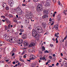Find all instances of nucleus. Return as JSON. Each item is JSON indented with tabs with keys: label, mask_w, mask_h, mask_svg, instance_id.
Returning <instances> with one entry per match:
<instances>
[{
	"label": "nucleus",
	"mask_w": 67,
	"mask_h": 67,
	"mask_svg": "<svg viewBox=\"0 0 67 67\" xmlns=\"http://www.w3.org/2000/svg\"><path fill=\"white\" fill-rule=\"evenodd\" d=\"M4 39H5L7 41L10 42L11 43H13V37H12L10 38L9 36H7L6 35H5L4 36Z\"/></svg>",
	"instance_id": "f257e3e1"
},
{
	"label": "nucleus",
	"mask_w": 67,
	"mask_h": 67,
	"mask_svg": "<svg viewBox=\"0 0 67 67\" xmlns=\"http://www.w3.org/2000/svg\"><path fill=\"white\" fill-rule=\"evenodd\" d=\"M42 9L43 5L41 4H39L37 6V11L38 12H40L41 11H42Z\"/></svg>",
	"instance_id": "f03ea898"
},
{
	"label": "nucleus",
	"mask_w": 67,
	"mask_h": 67,
	"mask_svg": "<svg viewBox=\"0 0 67 67\" xmlns=\"http://www.w3.org/2000/svg\"><path fill=\"white\" fill-rule=\"evenodd\" d=\"M32 36L34 38L37 37V32H36L35 30H32Z\"/></svg>",
	"instance_id": "7ed1b4c3"
},
{
	"label": "nucleus",
	"mask_w": 67,
	"mask_h": 67,
	"mask_svg": "<svg viewBox=\"0 0 67 67\" xmlns=\"http://www.w3.org/2000/svg\"><path fill=\"white\" fill-rule=\"evenodd\" d=\"M27 18L28 19H32L34 17V16L33 15V14L31 12H29L27 13Z\"/></svg>",
	"instance_id": "20e7f679"
},
{
	"label": "nucleus",
	"mask_w": 67,
	"mask_h": 67,
	"mask_svg": "<svg viewBox=\"0 0 67 67\" xmlns=\"http://www.w3.org/2000/svg\"><path fill=\"white\" fill-rule=\"evenodd\" d=\"M36 31H40V33H43L44 30H43V29L42 28V27L40 26L38 27H37V30L36 29Z\"/></svg>",
	"instance_id": "39448f33"
},
{
	"label": "nucleus",
	"mask_w": 67,
	"mask_h": 67,
	"mask_svg": "<svg viewBox=\"0 0 67 67\" xmlns=\"http://www.w3.org/2000/svg\"><path fill=\"white\" fill-rule=\"evenodd\" d=\"M8 3L10 4V7H12L13 5V3L12 0H9L8 1Z\"/></svg>",
	"instance_id": "423d86ee"
},
{
	"label": "nucleus",
	"mask_w": 67,
	"mask_h": 67,
	"mask_svg": "<svg viewBox=\"0 0 67 67\" xmlns=\"http://www.w3.org/2000/svg\"><path fill=\"white\" fill-rule=\"evenodd\" d=\"M13 11L14 12H16V13H19L22 10H21V9L20 8H19L17 9V10L15 9H13Z\"/></svg>",
	"instance_id": "0eeeda50"
},
{
	"label": "nucleus",
	"mask_w": 67,
	"mask_h": 67,
	"mask_svg": "<svg viewBox=\"0 0 67 67\" xmlns=\"http://www.w3.org/2000/svg\"><path fill=\"white\" fill-rule=\"evenodd\" d=\"M24 21V23H25L26 24H28L30 22L29 20L27 19H25Z\"/></svg>",
	"instance_id": "6e6552de"
},
{
	"label": "nucleus",
	"mask_w": 67,
	"mask_h": 67,
	"mask_svg": "<svg viewBox=\"0 0 67 67\" xmlns=\"http://www.w3.org/2000/svg\"><path fill=\"white\" fill-rule=\"evenodd\" d=\"M35 44L34 43H31L30 44L29 46V47H33V46H35Z\"/></svg>",
	"instance_id": "1a4fd4ad"
},
{
	"label": "nucleus",
	"mask_w": 67,
	"mask_h": 67,
	"mask_svg": "<svg viewBox=\"0 0 67 67\" xmlns=\"http://www.w3.org/2000/svg\"><path fill=\"white\" fill-rule=\"evenodd\" d=\"M22 38L23 39H26L27 38V36L25 34L23 35L22 36Z\"/></svg>",
	"instance_id": "9d476101"
},
{
	"label": "nucleus",
	"mask_w": 67,
	"mask_h": 67,
	"mask_svg": "<svg viewBox=\"0 0 67 67\" xmlns=\"http://www.w3.org/2000/svg\"><path fill=\"white\" fill-rule=\"evenodd\" d=\"M18 41V44H22V42H23V40H22V39H19V40Z\"/></svg>",
	"instance_id": "9b49d317"
},
{
	"label": "nucleus",
	"mask_w": 67,
	"mask_h": 67,
	"mask_svg": "<svg viewBox=\"0 0 67 67\" xmlns=\"http://www.w3.org/2000/svg\"><path fill=\"white\" fill-rule=\"evenodd\" d=\"M43 13L44 15H47L48 13V12L47 10H46L43 11Z\"/></svg>",
	"instance_id": "f8f14e48"
},
{
	"label": "nucleus",
	"mask_w": 67,
	"mask_h": 67,
	"mask_svg": "<svg viewBox=\"0 0 67 67\" xmlns=\"http://www.w3.org/2000/svg\"><path fill=\"white\" fill-rule=\"evenodd\" d=\"M5 21L7 23H11V21H9V20L8 18H6L5 19Z\"/></svg>",
	"instance_id": "ddd939ff"
},
{
	"label": "nucleus",
	"mask_w": 67,
	"mask_h": 67,
	"mask_svg": "<svg viewBox=\"0 0 67 67\" xmlns=\"http://www.w3.org/2000/svg\"><path fill=\"white\" fill-rule=\"evenodd\" d=\"M54 29H55L56 30H57L58 28V25H56L54 26Z\"/></svg>",
	"instance_id": "4468645a"
},
{
	"label": "nucleus",
	"mask_w": 67,
	"mask_h": 67,
	"mask_svg": "<svg viewBox=\"0 0 67 67\" xmlns=\"http://www.w3.org/2000/svg\"><path fill=\"white\" fill-rule=\"evenodd\" d=\"M46 22H43L42 23V26H44V27H45V26H46Z\"/></svg>",
	"instance_id": "2eb2a0df"
},
{
	"label": "nucleus",
	"mask_w": 67,
	"mask_h": 67,
	"mask_svg": "<svg viewBox=\"0 0 67 67\" xmlns=\"http://www.w3.org/2000/svg\"><path fill=\"white\" fill-rule=\"evenodd\" d=\"M57 19L58 21L60 20V14H58L57 16Z\"/></svg>",
	"instance_id": "dca6fc26"
},
{
	"label": "nucleus",
	"mask_w": 67,
	"mask_h": 67,
	"mask_svg": "<svg viewBox=\"0 0 67 67\" xmlns=\"http://www.w3.org/2000/svg\"><path fill=\"white\" fill-rule=\"evenodd\" d=\"M59 34V33L58 32L57 34L55 33L54 35V36L55 37H57V38H58L59 37V36L57 35Z\"/></svg>",
	"instance_id": "f3484780"
},
{
	"label": "nucleus",
	"mask_w": 67,
	"mask_h": 67,
	"mask_svg": "<svg viewBox=\"0 0 67 67\" xmlns=\"http://www.w3.org/2000/svg\"><path fill=\"white\" fill-rule=\"evenodd\" d=\"M29 52H34V49H29L28 50Z\"/></svg>",
	"instance_id": "a211bd4d"
},
{
	"label": "nucleus",
	"mask_w": 67,
	"mask_h": 67,
	"mask_svg": "<svg viewBox=\"0 0 67 67\" xmlns=\"http://www.w3.org/2000/svg\"><path fill=\"white\" fill-rule=\"evenodd\" d=\"M47 17H48L47 15H45L43 16L42 18L43 19H45V18H47Z\"/></svg>",
	"instance_id": "6ab92c4d"
},
{
	"label": "nucleus",
	"mask_w": 67,
	"mask_h": 67,
	"mask_svg": "<svg viewBox=\"0 0 67 67\" xmlns=\"http://www.w3.org/2000/svg\"><path fill=\"white\" fill-rule=\"evenodd\" d=\"M16 51V49H15V48H13V50H12V52H11V53H14V52H15Z\"/></svg>",
	"instance_id": "aec40b11"
},
{
	"label": "nucleus",
	"mask_w": 67,
	"mask_h": 67,
	"mask_svg": "<svg viewBox=\"0 0 67 67\" xmlns=\"http://www.w3.org/2000/svg\"><path fill=\"white\" fill-rule=\"evenodd\" d=\"M35 56L34 55H33L32 57V58L31 59H30L31 60H34V59H35Z\"/></svg>",
	"instance_id": "412c9836"
},
{
	"label": "nucleus",
	"mask_w": 67,
	"mask_h": 67,
	"mask_svg": "<svg viewBox=\"0 0 67 67\" xmlns=\"http://www.w3.org/2000/svg\"><path fill=\"white\" fill-rule=\"evenodd\" d=\"M19 31L20 32H24V30L23 29H21L19 30Z\"/></svg>",
	"instance_id": "4be33fe9"
},
{
	"label": "nucleus",
	"mask_w": 67,
	"mask_h": 67,
	"mask_svg": "<svg viewBox=\"0 0 67 67\" xmlns=\"http://www.w3.org/2000/svg\"><path fill=\"white\" fill-rule=\"evenodd\" d=\"M23 12L22 11H21L19 13H17V14H19V15H21V14H22V12Z\"/></svg>",
	"instance_id": "5701e85b"
},
{
	"label": "nucleus",
	"mask_w": 67,
	"mask_h": 67,
	"mask_svg": "<svg viewBox=\"0 0 67 67\" xmlns=\"http://www.w3.org/2000/svg\"><path fill=\"white\" fill-rule=\"evenodd\" d=\"M46 6H49L50 5V4H49V3L48 2H47L46 3Z\"/></svg>",
	"instance_id": "b1692460"
},
{
	"label": "nucleus",
	"mask_w": 67,
	"mask_h": 67,
	"mask_svg": "<svg viewBox=\"0 0 67 67\" xmlns=\"http://www.w3.org/2000/svg\"><path fill=\"white\" fill-rule=\"evenodd\" d=\"M6 6H7V4L6 3H4L3 4V7H5Z\"/></svg>",
	"instance_id": "393cba45"
},
{
	"label": "nucleus",
	"mask_w": 67,
	"mask_h": 67,
	"mask_svg": "<svg viewBox=\"0 0 67 67\" xmlns=\"http://www.w3.org/2000/svg\"><path fill=\"white\" fill-rule=\"evenodd\" d=\"M5 8L6 10H9V7L8 6H6V7H5Z\"/></svg>",
	"instance_id": "a878e982"
},
{
	"label": "nucleus",
	"mask_w": 67,
	"mask_h": 67,
	"mask_svg": "<svg viewBox=\"0 0 67 67\" xmlns=\"http://www.w3.org/2000/svg\"><path fill=\"white\" fill-rule=\"evenodd\" d=\"M19 60H20V61H21V62H24V60H22L21 58H20L19 59Z\"/></svg>",
	"instance_id": "bb28decb"
},
{
	"label": "nucleus",
	"mask_w": 67,
	"mask_h": 67,
	"mask_svg": "<svg viewBox=\"0 0 67 67\" xmlns=\"http://www.w3.org/2000/svg\"><path fill=\"white\" fill-rule=\"evenodd\" d=\"M26 53V51H23V53L21 54V55H23L24 54H25Z\"/></svg>",
	"instance_id": "cd10ccee"
},
{
	"label": "nucleus",
	"mask_w": 67,
	"mask_h": 67,
	"mask_svg": "<svg viewBox=\"0 0 67 67\" xmlns=\"http://www.w3.org/2000/svg\"><path fill=\"white\" fill-rule=\"evenodd\" d=\"M41 0H33V1L34 2H37V1H40Z\"/></svg>",
	"instance_id": "c85d7f7f"
},
{
	"label": "nucleus",
	"mask_w": 67,
	"mask_h": 67,
	"mask_svg": "<svg viewBox=\"0 0 67 67\" xmlns=\"http://www.w3.org/2000/svg\"><path fill=\"white\" fill-rule=\"evenodd\" d=\"M9 17L10 18H13V15L11 14H9Z\"/></svg>",
	"instance_id": "c756f323"
},
{
	"label": "nucleus",
	"mask_w": 67,
	"mask_h": 67,
	"mask_svg": "<svg viewBox=\"0 0 67 67\" xmlns=\"http://www.w3.org/2000/svg\"><path fill=\"white\" fill-rule=\"evenodd\" d=\"M32 67H34L35 66V64H32Z\"/></svg>",
	"instance_id": "7c9ffc66"
},
{
	"label": "nucleus",
	"mask_w": 67,
	"mask_h": 67,
	"mask_svg": "<svg viewBox=\"0 0 67 67\" xmlns=\"http://www.w3.org/2000/svg\"><path fill=\"white\" fill-rule=\"evenodd\" d=\"M42 51H45V47H44L43 46L42 47Z\"/></svg>",
	"instance_id": "2f4dec72"
},
{
	"label": "nucleus",
	"mask_w": 67,
	"mask_h": 67,
	"mask_svg": "<svg viewBox=\"0 0 67 67\" xmlns=\"http://www.w3.org/2000/svg\"><path fill=\"white\" fill-rule=\"evenodd\" d=\"M11 24H10L8 25V29H11L10 28V25Z\"/></svg>",
	"instance_id": "473e14b6"
},
{
	"label": "nucleus",
	"mask_w": 67,
	"mask_h": 67,
	"mask_svg": "<svg viewBox=\"0 0 67 67\" xmlns=\"http://www.w3.org/2000/svg\"><path fill=\"white\" fill-rule=\"evenodd\" d=\"M1 18H3V19H5V16H4L2 15L1 16Z\"/></svg>",
	"instance_id": "72a5a7b5"
},
{
	"label": "nucleus",
	"mask_w": 67,
	"mask_h": 67,
	"mask_svg": "<svg viewBox=\"0 0 67 67\" xmlns=\"http://www.w3.org/2000/svg\"><path fill=\"white\" fill-rule=\"evenodd\" d=\"M45 56H44V57H43L42 58V60H45Z\"/></svg>",
	"instance_id": "f704fd0d"
},
{
	"label": "nucleus",
	"mask_w": 67,
	"mask_h": 67,
	"mask_svg": "<svg viewBox=\"0 0 67 67\" xmlns=\"http://www.w3.org/2000/svg\"><path fill=\"white\" fill-rule=\"evenodd\" d=\"M44 53H48L49 52L47 50H46L44 51Z\"/></svg>",
	"instance_id": "c9c22d12"
},
{
	"label": "nucleus",
	"mask_w": 67,
	"mask_h": 67,
	"mask_svg": "<svg viewBox=\"0 0 67 67\" xmlns=\"http://www.w3.org/2000/svg\"><path fill=\"white\" fill-rule=\"evenodd\" d=\"M5 30H7L8 29V27L7 26H5Z\"/></svg>",
	"instance_id": "e433bc0d"
},
{
	"label": "nucleus",
	"mask_w": 67,
	"mask_h": 67,
	"mask_svg": "<svg viewBox=\"0 0 67 67\" xmlns=\"http://www.w3.org/2000/svg\"><path fill=\"white\" fill-rule=\"evenodd\" d=\"M26 44H24L25 46H27V45H28V43H26Z\"/></svg>",
	"instance_id": "4c0bfd02"
},
{
	"label": "nucleus",
	"mask_w": 67,
	"mask_h": 67,
	"mask_svg": "<svg viewBox=\"0 0 67 67\" xmlns=\"http://www.w3.org/2000/svg\"><path fill=\"white\" fill-rule=\"evenodd\" d=\"M28 29H30V30H31L32 29V27H31V26H30L28 28Z\"/></svg>",
	"instance_id": "58836bf2"
},
{
	"label": "nucleus",
	"mask_w": 67,
	"mask_h": 67,
	"mask_svg": "<svg viewBox=\"0 0 67 67\" xmlns=\"http://www.w3.org/2000/svg\"><path fill=\"white\" fill-rule=\"evenodd\" d=\"M52 18H50L49 19V21H50V22H52Z\"/></svg>",
	"instance_id": "ea45409f"
},
{
	"label": "nucleus",
	"mask_w": 67,
	"mask_h": 67,
	"mask_svg": "<svg viewBox=\"0 0 67 67\" xmlns=\"http://www.w3.org/2000/svg\"><path fill=\"white\" fill-rule=\"evenodd\" d=\"M18 21L17 20H13V22H16Z\"/></svg>",
	"instance_id": "a19ab883"
},
{
	"label": "nucleus",
	"mask_w": 67,
	"mask_h": 67,
	"mask_svg": "<svg viewBox=\"0 0 67 67\" xmlns=\"http://www.w3.org/2000/svg\"><path fill=\"white\" fill-rule=\"evenodd\" d=\"M49 58H50V59H52V57L51 56H49Z\"/></svg>",
	"instance_id": "79ce46f5"
},
{
	"label": "nucleus",
	"mask_w": 67,
	"mask_h": 67,
	"mask_svg": "<svg viewBox=\"0 0 67 67\" xmlns=\"http://www.w3.org/2000/svg\"><path fill=\"white\" fill-rule=\"evenodd\" d=\"M67 35H66V36L64 38V40H66V38H67Z\"/></svg>",
	"instance_id": "37998d69"
},
{
	"label": "nucleus",
	"mask_w": 67,
	"mask_h": 67,
	"mask_svg": "<svg viewBox=\"0 0 67 67\" xmlns=\"http://www.w3.org/2000/svg\"><path fill=\"white\" fill-rule=\"evenodd\" d=\"M22 34V32H21L20 33H19V35H21Z\"/></svg>",
	"instance_id": "c03bdc74"
},
{
	"label": "nucleus",
	"mask_w": 67,
	"mask_h": 67,
	"mask_svg": "<svg viewBox=\"0 0 67 67\" xmlns=\"http://www.w3.org/2000/svg\"><path fill=\"white\" fill-rule=\"evenodd\" d=\"M50 15H51V16H53V13H51V14Z\"/></svg>",
	"instance_id": "a18cd8bd"
},
{
	"label": "nucleus",
	"mask_w": 67,
	"mask_h": 67,
	"mask_svg": "<svg viewBox=\"0 0 67 67\" xmlns=\"http://www.w3.org/2000/svg\"><path fill=\"white\" fill-rule=\"evenodd\" d=\"M47 34H48V32H46L44 34V35H47Z\"/></svg>",
	"instance_id": "49530a36"
},
{
	"label": "nucleus",
	"mask_w": 67,
	"mask_h": 67,
	"mask_svg": "<svg viewBox=\"0 0 67 67\" xmlns=\"http://www.w3.org/2000/svg\"><path fill=\"white\" fill-rule=\"evenodd\" d=\"M54 19H52L51 20V22H54Z\"/></svg>",
	"instance_id": "de8ad7c7"
},
{
	"label": "nucleus",
	"mask_w": 67,
	"mask_h": 67,
	"mask_svg": "<svg viewBox=\"0 0 67 67\" xmlns=\"http://www.w3.org/2000/svg\"><path fill=\"white\" fill-rule=\"evenodd\" d=\"M5 67H9V66L8 65H5Z\"/></svg>",
	"instance_id": "09e8293b"
},
{
	"label": "nucleus",
	"mask_w": 67,
	"mask_h": 67,
	"mask_svg": "<svg viewBox=\"0 0 67 67\" xmlns=\"http://www.w3.org/2000/svg\"><path fill=\"white\" fill-rule=\"evenodd\" d=\"M50 46L51 47H53V44H50Z\"/></svg>",
	"instance_id": "8fccbe9b"
},
{
	"label": "nucleus",
	"mask_w": 67,
	"mask_h": 67,
	"mask_svg": "<svg viewBox=\"0 0 67 67\" xmlns=\"http://www.w3.org/2000/svg\"><path fill=\"white\" fill-rule=\"evenodd\" d=\"M26 5H25L24 4H22V6H25Z\"/></svg>",
	"instance_id": "3c124183"
},
{
	"label": "nucleus",
	"mask_w": 67,
	"mask_h": 67,
	"mask_svg": "<svg viewBox=\"0 0 67 67\" xmlns=\"http://www.w3.org/2000/svg\"><path fill=\"white\" fill-rule=\"evenodd\" d=\"M15 54V53H13L12 54V56H14V54Z\"/></svg>",
	"instance_id": "603ef678"
},
{
	"label": "nucleus",
	"mask_w": 67,
	"mask_h": 67,
	"mask_svg": "<svg viewBox=\"0 0 67 67\" xmlns=\"http://www.w3.org/2000/svg\"><path fill=\"white\" fill-rule=\"evenodd\" d=\"M51 60H48V63H50V62H51Z\"/></svg>",
	"instance_id": "864d4df0"
},
{
	"label": "nucleus",
	"mask_w": 67,
	"mask_h": 67,
	"mask_svg": "<svg viewBox=\"0 0 67 67\" xmlns=\"http://www.w3.org/2000/svg\"><path fill=\"white\" fill-rule=\"evenodd\" d=\"M54 41H55V38H53L52 39Z\"/></svg>",
	"instance_id": "5fc2aeb1"
},
{
	"label": "nucleus",
	"mask_w": 67,
	"mask_h": 67,
	"mask_svg": "<svg viewBox=\"0 0 67 67\" xmlns=\"http://www.w3.org/2000/svg\"><path fill=\"white\" fill-rule=\"evenodd\" d=\"M58 64H59V63H57L56 64V66H58L59 65Z\"/></svg>",
	"instance_id": "6e6d98bb"
},
{
	"label": "nucleus",
	"mask_w": 67,
	"mask_h": 67,
	"mask_svg": "<svg viewBox=\"0 0 67 67\" xmlns=\"http://www.w3.org/2000/svg\"><path fill=\"white\" fill-rule=\"evenodd\" d=\"M26 56L25 55H24V58H26Z\"/></svg>",
	"instance_id": "4d7b16f0"
},
{
	"label": "nucleus",
	"mask_w": 67,
	"mask_h": 67,
	"mask_svg": "<svg viewBox=\"0 0 67 67\" xmlns=\"http://www.w3.org/2000/svg\"><path fill=\"white\" fill-rule=\"evenodd\" d=\"M53 1L54 2V3H55V2H56V1L55 0H53Z\"/></svg>",
	"instance_id": "13d9d810"
},
{
	"label": "nucleus",
	"mask_w": 67,
	"mask_h": 67,
	"mask_svg": "<svg viewBox=\"0 0 67 67\" xmlns=\"http://www.w3.org/2000/svg\"><path fill=\"white\" fill-rule=\"evenodd\" d=\"M13 64H15V62H13Z\"/></svg>",
	"instance_id": "bf43d9fd"
},
{
	"label": "nucleus",
	"mask_w": 67,
	"mask_h": 67,
	"mask_svg": "<svg viewBox=\"0 0 67 67\" xmlns=\"http://www.w3.org/2000/svg\"><path fill=\"white\" fill-rule=\"evenodd\" d=\"M4 43V42H3L2 41L1 42V41H0V43Z\"/></svg>",
	"instance_id": "052dcab7"
},
{
	"label": "nucleus",
	"mask_w": 67,
	"mask_h": 67,
	"mask_svg": "<svg viewBox=\"0 0 67 67\" xmlns=\"http://www.w3.org/2000/svg\"><path fill=\"white\" fill-rule=\"evenodd\" d=\"M16 18H19V16H18V15H16Z\"/></svg>",
	"instance_id": "680f3d73"
},
{
	"label": "nucleus",
	"mask_w": 67,
	"mask_h": 67,
	"mask_svg": "<svg viewBox=\"0 0 67 67\" xmlns=\"http://www.w3.org/2000/svg\"><path fill=\"white\" fill-rule=\"evenodd\" d=\"M27 61L28 62H30L31 61V60H27Z\"/></svg>",
	"instance_id": "e2e57ef3"
},
{
	"label": "nucleus",
	"mask_w": 67,
	"mask_h": 67,
	"mask_svg": "<svg viewBox=\"0 0 67 67\" xmlns=\"http://www.w3.org/2000/svg\"><path fill=\"white\" fill-rule=\"evenodd\" d=\"M53 56H54V57H55V56H56V55H55V54H53Z\"/></svg>",
	"instance_id": "0e129e2a"
},
{
	"label": "nucleus",
	"mask_w": 67,
	"mask_h": 67,
	"mask_svg": "<svg viewBox=\"0 0 67 67\" xmlns=\"http://www.w3.org/2000/svg\"><path fill=\"white\" fill-rule=\"evenodd\" d=\"M54 24V22H53L51 24V25H53Z\"/></svg>",
	"instance_id": "69168bd1"
},
{
	"label": "nucleus",
	"mask_w": 67,
	"mask_h": 67,
	"mask_svg": "<svg viewBox=\"0 0 67 67\" xmlns=\"http://www.w3.org/2000/svg\"><path fill=\"white\" fill-rule=\"evenodd\" d=\"M48 64V62H46V65H47Z\"/></svg>",
	"instance_id": "338daca9"
},
{
	"label": "nucleus",
	"mask_w": 67,
	"mask_h": 67,
	"mask_svg": "<svg viewBox=\"0 0 67 67\" xmlns=\"http://www.w3.org/2000/svg\"><path fill=\"white\" fill-rule=\"evenodd\" d=\"M51 23H52V22H49V23H48V24H49V25L51 24Z\"/></svg>",
	"instance_id": "774afa93"
}]
</instances>
